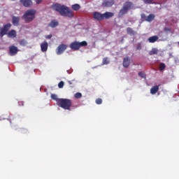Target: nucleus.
Segmentation results:
<instances>
[{"label": "nucleus", "mask_w": 179, "mask_h": 179, "mask_svg": "<svg viewBox=\"0 0 179 179\" xmlns=\"http://www.w3.org/2000/svg\"><path fill=\"white\" fill-rule=\"evenodd\" d=\"M20 4L23 5L24 8H30V6H32L33 1L31 0H20Z\"/></svg>", "instance_id": "9"}, {"label": "nucleus", "mask_w": 179, "mask_h": 179, "mask_svg": "<svg viewBox=\"0 0 179 179\" xmlns=\"http://www.w3.org/2000/svg\"><path fill=\"white\" fill-rule=\"evenodd\" d=\"M20 45L24 46V45H26V44H27V42L26 41V40L22 39L20 41Z\"/></svg>", "instance_id": "30"}, {"label": "nucleus", "mask_w": 179, "mask_h": 179, "mask_svg": "<svg viewBox=\"0 0 179 179\" xmlns=\"http://www.w3.org/2000/svg\"><path fill=\"white\" fill-rule=\"evenodd\" d=\"M138 76H140V78H146V75H145V73L142 71L138 73Z\"/></svg>", "instance_id": "31"}, {"label": "nucleus", "mask_w": 179, "mask_h": 179, "mask_svg": "<svg viewBox=\"0 0 179 179\" xmlns=\"http://www.w3.org/2000/svg\"><path fill=\"white\" fill-rule=\"evenodd\" d=\"M144 3H146L147 5H150L153 3V1L155 0H142Z\"/></svg>", "instance_id": "27"}, {"label": "nucleus", "mask_w": 179, "mask_h": 179, "mask_svg": "<svg viewBox=\"0 0 179 179\" xmlns=\"http://www.w3.org/2000/svg\"><path fill=\"white\" fill-rule=\"evenodd\" d=\"M96 103L97 104H101V103H103V100H101V99L99 98V99H96Z\"/></svg>", "instance_id": "33"}, {"label": "nucleus", "mask_w": 179, "mask_h": 179, "mask_svg": "<svg viewBox=\"0 0 179 179\" xmlns=\"http://www.w3.org/2000/svg\"><path fill=\"white\" fill-rule=\"evenodd\" d=\"M136 50H142V43H138L136 44Z\"/></svg>", "instance_id": "29"}, {"label": "nucleus", "mask_w": 179, "mask_h": 179, "mask_svg": "<svg viewBox=\"0 0 179 179\" xmlns=\"http://www.w3.org/2000/svg\"><path fill=\"white\" fill-rule=\"evenodd\" d=\"M68 48V45L65 44H60L56 49V52L57 55H61L64 54V52Z\"/></svg>", "instance_id": "7"}, {"label": "nucleus", "mask_w": 179, "mask_h": 179, "mask_svg": "<svg viewBox=\"0 0 179 179\" xmlns=\"http://www.w3.org/2000/svg\"><path fill=\"white\" fill-rule=\"evenodd\" d=\"M58 24H59L58 21H57V20H52L50 22L49 26H50V27L54 28V27H57V26H58Z\"/></svg>", "instance_id": "19"}, {"label": "nucleus", "mask_w": 179, "mask_h": 179, "mask_svg": "<svg viewBox=\"0 0 179 179\" xmlns=\"http://www.w3.org/2000/svg\"><path fill=\"white\" fill-rule=\"evenodd\" d=\"M74 97L76 99H80L82 97V93L80 92L76 93Z\"/></svg>", "instance_id": "28"}, {"label": "nucleus", "mask_w": 179, "mask_h": 179, "mask_svg": "<svg viewBox=\"0 0 179 179\" xmlns=\"http://www.w3.org/2000/svg\"><path fill=\"white\" fill-rule=\"evenodd\" d=\"M12 1H15V0H12Z\"/></svg>", "instance_id": "40"}, {"label": "nucleus", "mask_w": 179, "mask_h": 179, "mask_svg": "<svg viewBox=\"0 0 179 179\" xmlns=\"http://www.w3.org/2000/svg\"><path fill=\"white\" fill-rule=\"evenodd\" d=\"M110 64V60H108V57H104L102 60V65H108Z\"/></svg>", "instance_id": "24"}, {"label": "nucleus", "mask_w": 179, "mask_h": 179, "mask_svg": "<svg viewBox=\"0 0 179 179\" xmlns=\"http://www.w3.org/2000/svg\"><path fill=\"white\" fill-rule=\"evenodd\" d=\"M159 86L160 85H155L150 89L151 94H156L159 92Z\"/></svg>", "instance_id": "16"}, {"label": "nucleus", "mask_w": 179, "mask_h": 179, "mask_svg": "<svg viewBox=\"0 0 179 179\" xmlns=\"http://www.w3.org/2000/svg\"><path fill=\"white\" fill-rule=\"evenodd\" d=\"M18 104L19 106H24V104L23 103V101H19Z\"/></svg>", "instance_id": "36"}, {"label": "nucleus", "mask_w": 179, "mask_h": 179, "mask_svg": "<svg viewBox=\"0 0 179 179\" xmlns=\"http://www.w3.org/2000/svg\"><path fill=\"white\" fill-rule=\"evenodd\" d=\"M159 50H157V49L153 48L152 49L151 51H150L149 54L150 55H156V54H157Z\"/></svg>", "instance_id": "25"}, {"label": "nucleus", "mask_w": 179, "mask_h": 179, "mask_svg": "<svg viewBox=\"0 0 179 179\" xmlns=\"http://www.w3.org/2000/svg\"><path fill=\"white\" fill-rule=\"evenodd\" d=\"M22 19H24L27 23L32 22L34 17H36V10L30 9L27 10L22 17Z\"/></svg>", "instance_id": "4"}, {"label": "nucleus", "mask_w": 179, "mask_h": 179, "mask_svg": "<svg viewBox=\"0 0 179 179\" xmlns=\"http://www.w3.org/2000/svg\"><path fill=\"white\" fill-rule=\"evenodd\" d=\"M45 38H48V39L50 40V38H52V34H49V35L45 36Z\"/></svg>", "instance_id": "34"}, {"label": "nucleus", "mask_w": 179, "mask_h": 179, "mask_svg": "<svg viewBox=\"0 0 179 179\" xmlns=\"http://www.w3.org/2000/svg\"><path fill=\"white\" fill-rule=\"evenodd\" d=\"M41 2H43V0H36V3L38 5H40V3H41Z\"/></svg>", "instance_id": "35"}, {"label": "nucleus", "mask_w": 179, "mask_h": 179, "mask_svg": "<svg viewBox=\"0 0 179 179\" xmlns=\"http://www.w3.org/2000/svg\"><path fill=\"white\" fill-rule=\"evenodd\" d=\"M64 81L59 82L58 84L59 89H62V87H64Z\"/></svg>", "instance_id": "32"}, {"label": "nucleus", "mask_w": 179, "mask_h": 179, "mask_svg": "<svg viewBox=\"0 0 179 179\" xmlns=\"http://www.w3.org/2000/svg\"><path fill=\"white\" fill-rule=\"evenodd\" d=\"M167 30H170V29H169L168 28H164L165 31H167Z\"/></svg>", "instance_id": "38"}, {"label": "nucleus", "mask_w": 179, "mask_h": 179, "mask_svg": "<svg viewBox=\"0 0 179 179\" xmlns=\"http://www.w3.org/2000/svg\"><path fill=\"white\" fill-rule=\"evenodd\" d=\"M59 107L64 108V110H71V107L72 106V101L68 99H60L58 101Z\"/></svg>", "instance_id": "3"}, {"label": "nucleus", "mask_w": 179, "mask_h": 179, "mask_svg": "<svg viewBox=\"0 0 179 179\" xmlns=\"http://www.w3.org/2000/svg\"><path fill=\"white\" fill-rule=\"evenodd\" d=\"M7 34L8 37H9L10 38H15L16 37V31L13 29L10 30Z\"/></svg>", "instance_id": "18"}, {"label": "nucleus", "mask_w": 179, "mask_h": 179, "mask_svg": "<svg viewBox=\"0 0 179 179\" xmlns=\"http://www.w3.org/2000/svg\"><path fill=\"white\" fill-rule=\"evenodd\" d=\"M141 17H142V19H145V17H146V15L141 14Z\"/></svg>", "instance_id": "37"}, {"label": "nucleus", "mask_w": 179, "mask_h": 179, "mask_svg": "<svg viewBox=\"0 0 179 179\" xmlns=\"http://www.w3.org/2000/svg\"><path fill=\"white\" fill-rule=\"evenodd\" d=\"M87 45V42L83 41L82 42L74 41L70 44V48L73 50V51H78L80 47H86Z\"/></svg>", "instance_id": "5"}, {"label": "nucleus", "mask_w": 179, "mask_h": 179, "mask_svg": "<svg viewBox=\"0 0 179 179\" xmlns=\"http://www.w3.org/2000/svg\"><path fill=\"white\" fill-rule=\"evenodd\" d=\"M127 34H129V36H136V31H135L131 27H127Z\"/></svg>", "instance_id": "14"}, {"label": "nucleus", "mask_w": 179, "mask_h": 179, "mask_svg": "<svg viewBox=\"0 0 179 179\" xmlns=\"http://www.w3.org/2000/svg\"><path fill=\"white\" fill-rule=\"evenodd\" d=\"M103 20L104 19H110V17H113L114 16V13L111 12H106L103 14Z\"/></svg>", "instance_id": "15"}, {"label": "nucleus", "mask_w": 179, "mask_h": 179, "mask_svg": "<svg viewBox=\"0 0 179 179\" xmlns=\"http://www.w3.org/2000/svg\"><path fill=\"white\" fill-rule=\"evenodd\" d=\"M51 99H52V100H55V101H57V104L58 105V101H59L60 99H58V96L57 94H52Z\"/></svg>", "instance_id": "23"}, {"label": "nucleus", "mask_w": 179, "mask_h": 179, "mask_svg": "<svg viewBox=\"0 0 179 179\" xmlns=\"http://www.w3.org/2000/svg\"><path fill=\"white\" fill-rule=\"evenodd\" d=\"M166 69V64L164 63H160L159 71H164Z\"/></svg>", "instance_id": "26"}, {"label": "nucleus", "mask_w": 179, "mask_h": 179, "mask_svg": "<svg viewBox=\"0 0 179 179\" xmlns=\"http://www.w3.org/2000/svg\"><path fill=\"white\" fill-rule=\"evenodd\" d=\"M114 5V0H105L102 3V6L110 8Z\"/></svg>", "instance_id": "10"}, {"label": "nucleus", "mask_w": 179, "mask_h": 179, "mask_svg": "<svg viewBox=\"0 0 179 179\" xmlns=\"http://www.w3.org/2000/svg\"><path fill=\"white\" fill-rule=\"evenodd\" d=\"M41 50L42 52H45L48 50V43L47 41H44L41 44Z\"/></svg>", "instance_id": "11"}, {"label": "nucleus", "mask_w": 179, "mask_h": 179, "mask_svg": "<svg viewBox=\"0 0 179 179\" xmlns=\"http://www.w3.org/2000/svg\"><path fill=\"white\" fill-rule=\"evenodd\" d=\"M92 15H93V18L95 20H98V22H101V20H103V15L99 12H94Z\"/></svg>", "instance_id": "8"}, {"label": "nucleus", "mask_w": 179, "mask_h": 179, "mask_svg": "<svg viewBox=\"0 0 179 179\" xmlns=\"http://www.w3.org/2000/svg\"><path fill=\"white\" fill-rule=\"evenodd\" d=\"M134 8V3L131 1H126L124 4L122 8L120 10L118 17H124V15L128 13L129 10H131Z\"/></svg>", "instance_id": "2"}, {"label": "nucleus", "mask_w": 179, "mask_h": 179, "mask_svg": "<svg viewBox=\"0 0 179 179\" xmlns=\"http://www.w3.org/2000/svg\"><path fill=\"white\" fill-rule=\"evenodd\" d=\"M157 40H159V36H152L148 38L150 43H156Z\"/></svg>", "instance_id": "20"}, {"label": "nucleus", "mask_w": 179, "mask_h": 179, "mask_svg": "<svg viewBox=\"0 0 179 179\" xmlns=\"http://www.w3.org/2000/svg\"><path fill=\"white\" fill-rule=\"evenodd\" d=\"M69 85H72V82L69 81Z\"/></svg>", "instance_id": "39"}, {"label": "nucleus", "mask_w": 179, "mask_h": 179, "mask_svg": "<svg viewBox=\"0 0 179 179\" xmlns=\"http://www.w3.org/2000/svg\"><path fill=\"white\" fill-rule=\"evenodd\" d=\"M17 48L16 46L10 47V55H16L17 54Z\"/></svg>", "instance_id": "12"}, {"label": "nucleus", "mask_w": 179, "mask_h": 179, "mask_svg": "<svg viewBox=\"0 0 179 179\" xmlns=\"http://www.w3.org/2000/svg\"><path fill=\"white\" fill-rule=\"evenodd\" d=\"M51 9L55 12H58L61 16H64L65 17H73V11L69 8V7L66 5L61 4L59 3H53L50 6Z\"/></svg>", "instance_id": "1"}, {"label": "nucleus", "mask_w": 179, "mask_h": 179, "mask_svg": "<svg viewBox=\"0 0 179 179\" xmlns=\"http://www.w3.org/2000/svg\"><path fill=\"white\" fill-rule=\"evenodd\" d=\"M71 8L73 9V10L78 11L79 10V9H80V5H79L78 3L73 4L71 6Z\"/></svg>", "instance_id": "22"}, {"label": "nucleus", "mask_w": 179, "mask_h": 179, "mask_svg": "<svg viewBox=\"0 0 179 179\" xmlns=\"http://www.w3.org/2000/svg\"><path fill=\"white\" fill-rule=\"evenodd\" d=\"M20 18L19 17L13 16V24L14 26H19V22Z\"/></svg>", "instance_id": "17"}, {"label": "nucleus", "mask_w": 179, "mask_h": 179, "mask_svg": "<svg viewBox=\"0 0 179 179\" xmlns=\"http://www.w3.org/2000/svg\"><path fill=\"white\" fill-rule=\"evenodd\" d=\"M155 20V15L153 14H150L145 18L146 22H152V20Z\"/></svg>", "instance_id": "21"}, {"label": "nucleus", "mask_w": 179, "mask_h": 179, "mask_svg": "<svg viewBox=\"0 0 179 179\" xmlns=\"http://www.w3.org/2000/svg\"><path fill=\"white\" fill-rule=\"evenodd\" d=\"M131 63L130 60H129V57H124L123 59V66L124 68H128V66H129V64Z\"/></svg>", "instance_id": "13"}, {"label": "nucleus", "mask_w": 179, "mask_h": 179, "mask_svg": "<svg viewBox=\"0 0 179 179\" xmlns=\"http://www.w3.org/2000/svg\"><path fill=\"white\" fill-rule=\"evenodd\" d=\"M10 27H12V24L10 23L6 24L0 29V37L2 38L3 36L8 34V31L10 29Z\"/></svg>", "instance_id": "6"}]
</instances>
